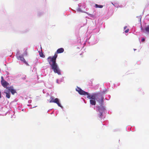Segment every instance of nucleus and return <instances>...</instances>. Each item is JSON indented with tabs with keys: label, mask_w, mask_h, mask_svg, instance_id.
<instances>
[{
	"label": "nucleus",
	"mask_w": 149,
	"mask_h": 149,
	"mask_svg": "<svg viewBox=\"0 0 149 149\" xmlns=\"http://www.w3.org/2000/svg\"><path fill=\"white\" fill-rule=\"evenodd\" d=\"M64 51V49L63 48L58 49L54 55L52 57L49 56L47 58L48 61L51 66L52 69L55 73H57L58 75L61 74L60 70L56 63V58L58 56L57 54L63 53Z\"/></svg>",
	"instance_id": "1"
},
{
	"label": "nucleus",
	"mask_w": 149,
	"mask_h": 149,
	"mask_svg": "<svg viewBox=\"0 0 149 149\" xmlns=\"http://www.w3.org/2000/svg\"><path fill=\"white\" fill-rule=\"evenodd\" d=\"M76 90L81 95H87V97L90 99L95 100L96 99L97 96L96 94H94L93 95H90L88 92H85L78 87H77Z\"/></svg>",
	"instance_id": "2"
},
{
	"label": "nucleus",
	"mask_w": 149,
	"mask_h": 149,
	"mask_svg": "<svg viewBox=\"0 0 149 149\" xmlns=\"http://www.w3.org/2000/svg\"><path fill=\"white\" fill-rule=\"evenodd\" d=\"M50 103H56L59 107H62V106L61 104H60L59 100L57 98H56L55 99H54L52 97H51L50 100L49 101Z\"/></svg>",
	"instance_id": "3"
},
{
	"label": "nucleus",
	"mask_w": 149,
	"mask_h": 149,
	"mask_svg": "<svg viewBox=\"0 0 149 149\" xmlns=\"http://www.w3.org/2000/svg\"><path fill=\"white\" fill-rule=\"evenodd\" d=\"M17 58L18 60H19L22 61L25 64H26L27 65H28V63L25 61V59L24 58L23 56L22 55H20L17 56Z\"/></svg>",
	"instance_id": "4"
},
{
	"label": "nucleus",
	"mask_w": 149,
	"mask_h": 149,
	"mask_svg": "<svg viewBox=\"0 0 149 149\" xmlns=\"http://www.w3.org/2000/svg\"><path fill=\"white\" fill-rule=\"evenodd\" d=\"M1 84L3 87L8 89V87H7V86L9 84L7 81L5 80L1 81Z\"/></svg>",
	"instance_id": "5"
},
{
	"label": "nucleus",
	"mask_w": 149,
	"mask_h": 149,
	"mask_svg": "<svg viewBox=\"0 0 149 149\" xmlns=\"http://www.w3.org/2000/svg\"><path fill=\"white\" fill-rule=\"evenodd\" d=\"M8 91L9 92H10V91L11 93L13 95H14L15 93H16L15 90L13 89V87H8Z\"/></svg>",
	"instance_id": "6"
},
{
	"label": "nucleus",
	"mask_w": 149,
	"mask_h": 149,
	"mask_svg": "<svg viewBox=\"0 0 149 149\" xmlns=\"http://www.w3.org/2000/svg\"><path fill=\"white\" fill-rule=\"evenodd\" d=\"M5 91H6L4 92V93L6 94V97L8 98H9L10 97V93H9V92L8 90H6Z\"/></svg>",
	"instance_id": "7"
},
{
	"label": "nucleus",
	"mask_w": 149,
	"mask_h": 149,
	"mask_svg": "<svg viewBox=\"0 0 149 149\" xmlns=\"http://www.w3.org/2000/svg\"><path fill=\"white\" fill-rule=\"evenodd\" d=\"M90 103L92 105H95L96 104V102L95 100H90Z\"/></svg>",
	"instance_id": "8"
},
{
	"label": "nucleus",
	"mask_w": 149,
	"mask_h": 149,
	"mask_svg": "<svg viewBox=\"0 0 149 149\" xmlns=\"http://www.w3.org/2000/svg\"><path fill=\"white\" fill-rule=\"evenodd\" d=\"M103 99L104 98L102 97L100 100H98L99 102L100 103V105L101 106L102 105V104L104 101Z\"/></svg>",
	"instance_id": "9"
},
{
	"label": "nucleus",
	"mask_w": 149,
	"mask_h": 149,
	"mask_svg": "<svg viewBox=\"0 0 149 149\" xmlns=\"http://www.w3.org/2000/svg\"><path fill=\"white\" fill-rule=\"evenodd\" d=\"M95 7L97 8H102L103 7V6L102 5H99L97 4H95Z\"/></svg>",
	"instance_id": "10"
},
{
	"label": "nucleus",
	"mask_w": 149,
	"mask_h": 149,
	"mask_svg": "<svg viewBox=\"0 0 149 149\" xmlns=\"http://www.w3.org/2000/svg\"><path fill=\"white\" fill-rule=\"evenodd\" d=\"M145 30L146 32L149 33V25L145 28Z\"/></svg>",
	"instance_id": "11"
},
{
	"label": "nucleus",
	"mask_w": 149,
	"mask_h": 149,
	"mask_svg": "<svg viewBox=\"0 0 149 149\" xmlns=\"http://www.w3.org/2000/svg\"><path fill=\"white\" fill-rule=\"evenodd\" d=\"M39 54L40 57L44 58L45 57V55L43 54V53L42 52H40L39 53Z\"/></svg>",
	"instance_id": "12"
},
{
	"label": "nucleus",
	"mask_w": 149,
	"mask_h": 149,
	"mask_svg": "<svg viewBox=\"0 0 149 149\" xmlns=\"http://www.w3.org/2000/svg\"><path fill=\"white\" fill-rule=\"evenodd\" d=\"M129 31V29H127L125 31V33H127V32H128Z\"/></svg>",
	"instance_id": "13"
},
{
	"label": "nucleus",
	"mask_w": 149,
	"mask_h": 149,
	"mask_svg": "<svg viewBox=\"0 0 149 149\" xmlns=\"http://www.w3.org/2000/svg\"><path fill=\"white\" fill-rule=\"evenodd\" d=\"M1 81H5V80L4 79L3 77L1 76Z\"/></svg>",
	"instance_id": "14"
},
{
	"label": "nucleus",
	"mask_w": 149,
	"mask_h": 149,
	"mask_svg": "<svg viewBox=\"0 0 149 149\" xmlns=\"http://www.w3.org/2000/svg\"><path fill=\"white\" fill-rule=\"evenodd\" d=\"M145 40V39L144 38H142V40H141V41L142 42H144Z\"/></svg>",
	"instance_id": "15"
},
{
	"label": "nucleus",
	"mask_w": 149,
	"mask_h": 149,
	"mask_svg": "<svg viewBox=\"0 0 149 149\" xmlns=\"http://www.w3.org/2000/svg\"><path fill=\"white\" fill-rule=\"evenodd\" d=\"M102 113H100V115H99V117H101L102 116Z\"/></svg>",
	"instance_id": "16"
},
{
	"label": "nucleus",
	"mask_w": 149,
	"mask_h": 149,
	"mask_svg": "<svg viewBox=\"0 0 149 149\" xmlns=\"http://www.w3.org/2000/svg\"><path fill=\"white\" fill-rule=\"evenodd\" d=\"M25 54H26V55H27V52L26 51H25Z\"/></svg>",
	"instance_id": "17"
},
{
	"label": "nucleus",
	"mask_w": 149,
	"mask_h": 149,
	"mask_svg": "<svg viewBox=\"0 0 149 149\" xmlns=\"http://www.w3.org/2000/svg\"><path fill=\"white\" fill-rule=\"evenodd\" d=\"M126 27H127V26H125V27H124V29H126Z\"/></svg>",
	"instance_id": "18"
},
{
	"label": "nucleus",
	"mask_w": 149,
	"mask_h": 149,
	"mask_svg": "<svg viewBox=\"0 0 149 149\" xmlns=\"http://www.w3.org/2000/svg\"><path fill=\"white\" fill-rule=\"evenodd\" d=\"M1 93L0 92V98H1Z\"/></svg>",
	"instance_id": "19"
},
{
	"label": "nucleus",
	"mask_w": 149,
	"mask_h": 149,
	"mask_svg": "<svg viewBox=\"0 0 149 149\" xmlns=\"http://www.w3.org/2000/svg\"><path fill=\"white\" fill-rule=\"evenodd\" d=\"M98 108L100 110V107H99Z\"/></svg>",
	"instance_id": "20"
},
{
	"label": "nucleus",
	"mask_w": 149,
	"mask_h": 149,
	"mask_svg": "<svg viewBox=\"0 0 149 149\" xmlns=\"http://www.w3.org/2000/svg\"><path fill=\"white\" fill-rule=\"evenodd\" d=\"M134 51H135V50H136V49H134Z\"/></svg>",
	"instance_id": "21"
},
{
	"label": "nucleus",
	"mask_w": 149,
	"mask_h": 149,
	"mask_svg": "<svg viewBox=\"0 0 149 149\" xmlns=\"http://www.w3.org/2000/svg\"><path fill=\"white\" fill-rule=\"evenodd\" d=\"M103 109H104L103 107Z\"/></svg>",
	"instance_id": "22"
}]
</instances>
